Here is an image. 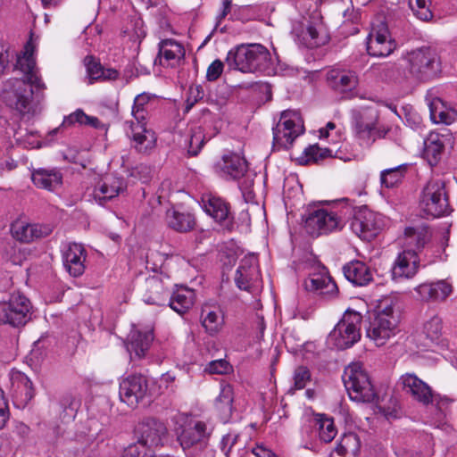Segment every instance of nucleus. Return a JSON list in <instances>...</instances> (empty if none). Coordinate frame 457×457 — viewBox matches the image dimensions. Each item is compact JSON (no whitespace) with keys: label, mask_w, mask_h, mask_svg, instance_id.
Segmentation results:
<instances>
[{"label":"nucleus","mask_w":457,"mask_h":457,"mask_svg":"<svg viewBox=\"0 0 457 457\" xmlns=\"http://www.w3.org/2000/svg\"><path fill=\"white\" fill-rule=\"evenodd\" d=\"M30 48V44L28 42L24 55L17 58L15 65L16 69L23 73L24 78H12L5 80L0 91V99L7 107L17 111L22 117L28 118L35 114L32 87L37 89L45 88L44 83L37 75L32 54H29Z\"/></svg>","instance_id":"nucleus-1"},{"label":"nucleus","mask_w":457,"mask_h":457,"mask_svg":"<svg viewBox=\"0 0 457 457\" xmlns=\"http://www.w3.org/2000/svg\"><path fill=\"white\" fill-rule=\"evenodd\" d=\"M226 62L229 68L244 73H270L271 56L269 50L261 44H242L231 49Z\"/></svg>","instance_id":"nucleus-2"},{"label":"nucleus","mask_w":457,"mask_h":457,"mask_svg":"<svg viewBox=\"0 0 457 457\" xmlns=\"http://www.w3.org/2000/svg\"><path fill=\"white\" fill-rule=\"evenodd\" d=\"M397 318L394 315V301L385 298L377 307L368 312L364 321L367 337L375 341L378 345H383L395 334Z\"/></svg>","instance_id":"nucleus-3"},{"label":"nucleus","mask_w":457,"mask_h":457,"mask_svg":"<svg viewBox=\"0 0 457 457\" xmlns=\"http://www.w3.org/2000/svg\"><path fill=\"white\" fill-rule=\"evenodd\" d=\"M342 379L351 400L380 403L370 377L361 363H351L345 367Z\"/></svg>","instance_id":"nucleus-4"},{"label":"nucleus","mask_w":457,"mask_h":457,"mask_svg":"<svg viewBox=\"0 0 457 457\" xmlns=\"http://www.w3.org/2000/svg\"><path fill=\"white\" fill-rule=\"evenodd\" d=\"M343 217L349 223L351 230L363 240L370 241L382 228L381 215L366 205L360 207L345 206L341 209Z\"/></svg>","instance_id":"nucleus-5"},{"label":"nucleus","mask_w":457,"mask_h":457,"mask_svg":"<svg viewBox=\"0 0 457 457\" xmlns=\"http://www.w3.org/2000/svg\"><path fill=\"white\" fill-rule=\"evenodd\" d=\"M420 209L426 218H440L451 213L445 180L431 179L427 183L420 195Z\"/></svg>","instance_id":"nucleus-6"},{"label":"nucleus","mask_w":457,"mask_h":457,"mask_svg":"<svg viewBox=\"0 0 457 457\" xmlns=\"http://www.w3.org/2000/svg\"><path fill=\"white\" fill-rule=\"evenodd\" d=\"M32 314L30 300L21 292L11 294L7 301L0 303V324L20 328L31 320Z\"/></svg>","instance_id":"nucleus-7"},{"label":"nucleus","mask_w":457,"mask_h":457,"mask_svg":"<svg viewBox=\"0 0 457 457\" xmlns=\"http://www.w3.org/2000/svg\"><path fill=\"white\" fill-rule=\"evenodd\" d=\"M345 224L341 211L337 213L323 208L309 207L304 214V229L313 237L340 230Z\"/></svg>","instance_id":"nucleus-8"},{"label":"nucleus","mask_w":457,"mask_h":457,"mask_svg":"<svg viewBox=\"0 0 457 457\" xmlns=\"http://www.w3.org/2000/svg\"><path fill=\"white\" fill-rule=\"evenodd\" d=\"M410 73L420 81H428L441 72V62L436 50L420 47L408 54Z\"/></svg>","instance_id":"nucleus-9"},{"label":"nucleus","mask_w":457,"mask_h":457,"mask_svg":"<svg viewBox=\"0 0 457 457\" xmlns=\"http://www.w3.org/2000/svg\"><path fill=\"white\" fill-rule=\"evenodd\" d=\"M361 315L354 311H346L342 319L329 333L328 339L340 350L347 349L361 338Z\"/></svg>","instance_id":"nucleus-10"},{"label":"nucleus","mask_w":457,"mask_h":457,"mask_svg":"<svg viewBox=\"0 0 457 457\" xmlns=\"http://www.w3.org/2000/svg\"><path fill=\"white\" fill-rule=\"evenodd\" d=\"M174 432L184 451L193 448L201 450L207 445L209 433L204 421L183 419L181 422H177Z\"/></svg>","instance_id":"nucleus-11"},{"label":"nucleus","mask_w":457,"mask_h":457,"mask_svg":"<svg viewBox=\"0 0 457 457\" xmlns=\"http://www.w3.org/2000/svg\"><path fill=\"white\" fill-rule=\"evenodd\" d=\"M134 433L137 439L149 449L163 446L169 435L165 423L154 417H146L139 421Z\"/></svg>","instance_id":"nucleus-12"},{"label":"nucleus","mask_w":457,"mask_h":457,"mask_svg":"<svg viewBox=\"0 0 457 457\" xmlns=\"http://www.w3.org/2000/svg\"><path fill=\"white\" fill-rule=\"evenodd\" d=\"M120 400L128 406L135 408L145 398L150 397L148 379L142 374H132L120 383Z\"/></svg>","instance_id":"nucleus-13"},{"label":"nucleus","mask_w":457,"mask_h":457,"mask_svg":"<svg viewBox=\"0 0 457 457\" xmlns=\"http://www.w3.org/2000/svg\"><path fill=\"white\" fill-rule=\"evenodd\" d=\"M400 382L407 393H410L417 401L425 405L436 402L438 409L443 411L451 402L447 397L433 394L431 388L414 374L403 375L400 378Z\"/></svg>","instance_id":"nucleus-14"},{"label":"nucleus","mask_w":457,"mask_h":457,"mask_svg":"<svg viewBox=\"0 0 457 457\" xmlns=\"http://www.w3.org/2000/svg\"><path fill=\"white\" fill-rule=\"evenodd\" d=\"M145 112V109L132 107V114L136 121L130 122L129 131L127 132L129 137L134 142L133 147L139 153H145L153 148L156 141L154 132L146 128Z\"/></svg>","instance_id":"nucleus-15"},{"label":"nucleus","mask_w":457,"mask_h":457,"mask_svg":"<svg viewBox=\"0 0 457 457\" xmlns=\"http://www.w3.org/2000/svg\"><path fill=\"white\" fill-rule=\"evenodd\" d=\"M140 292L143 300L147 304L165 306L170 295L169 278H166V281H164L161 274L150 276L141 285Z\"/></svg>","instance_id":"nucleus-16"},{"label":"nucleus","mask_w":457,"mask_h":457,"mask_svg":"<svg viewBox=\"0 0 457 457\" xmlns=\"http://www.w3.org/2000/svg\"><path fill=\"white\" fill-rule=\"evenodd\" d=\"M317 272L311 273L304 280L305 288L316 293L326 299H334L338 295V287L328 274L327 268L320 263L317 266Z\"/></svg>","instance_id":"nucleus-17"},{"label":"nucleus","mask_w":457,"mask_h":457,"mask_svg":"<svg viewBox=\"0 0 457 457\" xmlns=\"http://www.w3.org/2000/svg\"><path fill=\"white\" fill-rule=\"evenodd\" d=\"M420 267V258L417 251L403 249L400 252L391 269L392 278L395 281L411 279L416 276Z\"/></svg>","instance_id":"nucleus-18"},{"label":"nucleus","mask_w":457,"mask_h":457,"mask_svg":"<svg viewBox=\"0 0 457 457\" xmlns=\"http://www.w3.org/2000/svg\"><path fill=\"white\" fill-rule=\"evenodd\" d=\"M377 116H372L367 112L353 111L352 124L355 136L370 145L376 141Z\"/></svg>","instance_id":"nucleus-19"},{"label":"nucleus","mask_w":457,"mask_h":457,"mask_svg":"<svg viewBox=\"0 0 457 457\" xmlns=\"http://www.w3.org/2000/svg\"><path fill=\"white\" fill-rule=\"evenodd\" d=\"M204 210L217 222L222 224L228 230H232L233 217L229 212L228 204L218 196L208 195L202 199Z\"/></svg>","instance_id":"nucleus-20"},{"label":"nucleus","mask_w":457,"mask_h":457,"mask_svg":"<svg viewBox=\"0 0 457 457\" xmlns=\"http://www.w3.org/2000/svg\"><path fill=\"white\" fill-rule=\"evenodd\" d=\"M396 46V42L391 38L387 29L384 28L370 35L367 51L371 56L386 57L394 52Z\"/></svg>","instance_id":"nucleus-21"},{"label":"nucleus","mask_w":457,"mask_h":457,"mask_svg":"<svg viewBox=\"0 0 457 457\" xmlns=\"http://www.w3.org/2000/svg\"><path fill=\"white\" fill-rule=\"evenodd\" d=\"M87 253L80 244L71 243L63 253V265L72 277H79L85 271Z\"/></svg>","instance_id":"nucleus-22"},{"label":"nucleus","mask_w":457,"mask_h":457,"mask_svg":"<svg viewBox=\"0 0 457 457\" xmlns=\"http://www.w3.org/2000/svg\"><path fill=\"white\" fill-rule=\"evenodd\" d=\"M432 237V232L428 225L407 227L404 229L403 249H413L417 254L424 249Z\"/></svg>","instance_id":"nucleus-23"},{"label":"nucleus","mask_w":457,"mask_h":457,"mask_svg":"<svg viewBox=\"0 0 457 457\" xmlns=\"http://www.w3.org/2000/svg\"><path fill=\"white\" fill-rule=\"evenodd\" d=\"M154 341L153 330L141 331L138 329L132 330L129 335L127 348L130 353L131 359H142L145 357L146 352L149 350Z\"/></svg>","instance_id":"nucleus-24"},{"label":"nucleus","mask_w":457,"mask_h":457,"mask_svg":"<svg viewBox=\"0 0 457 457\" xmlns=\"http://www.w3.org/2000/svg\"><path fill=\"white\" fill-rule=\"evenodd\" d=\"M420 299L424 302L445 300L452 293V285L445 280L435 283H423L415 287Z\"/></svg>","instance_id":"nucleus-25"},{"label":"nucleus","mask_w":457,"mask_h":457,"mask_svg":"<svg viewBox=\"0 0 457 457\" xmlns=\"http://www.w3.org/2000/svg\"><path fill=\"white\" fill-rule=\"evenodd\" d=\"M258 277V267L253 257L241 260L235 274V283L241 290L250 291L253 281Z\"/></svg>","instance_id":"nucleus-26"},{"label":"nucleus","mask_w":457,"mask_h":457,"mask_svg":"<svg viewBox=\"0 0 457 457\" xmlns=\"http://www.w3.org/2000/svg\"><path fill=\"white\" fill-rule=\"evenodd\" d=\"M345 278L358 287L368 285L372 280L370 269L361 261H352L343 267Z\"/></svg>","instance_id":"nucleus-27"},{"label":"nucleus","mask_w":457,"mask_h":457,"mask_svg":"<svg viewBox=\"0 0 457 457\" xmlns=\"http://www.w3.org/2000/svg\"><path fill=\"white\" fill-rule=\"evenodd\" d=\"M195 291L185 287H179L176 290L171 291L169 296V301L166 305H169L173 311L182 315L187 312L195 303Z\"/></svg>","instance_id":"nucleus-28"},{"label":"nucleus","mask_w":457,"mask_h":457,"mask_svg":"<svg viewBox=\"0 0 457 457\" xmlns=\"http://www.w3.org/2000/svg\"><path fill=\"white\" fill-rule=\"evenodd\" d=\"M31 179L39 188L54 191L62 184V174L56 169H37L32 171Z\"/></svg>","instance_id":"nucleus-29"},{"label":"nucleus","mask_w":457,"mask_h":457,"mask_svg":"<svg viewBox=\"0 0 457 457\" xmlns=\"http://www.w3.org/2000/svg\"><path fill=\"white\" fill-rule=\"evenodd\" d=\"M329 86L341 93L350 92L358 85V77L353 71L332 70L328 73Z\"/></svg>","instance_id":"nucleus-30"},{"label":"nucleus","mask_w":457,"mask_h":457,"mask_svg":"<svg viewBox=\"0 0 457 457\" xmlns=\"http://www.w3.org/2000/svg\"><path fill=\"white\" fill-rule=\"evenodd\" d=\"M445 151L444 137L438 133H430L424 141L423 157L433 167L441 160Z\"/></svg>","instance_id":"nucleus-31"},{"label":"nucleus","mask_w":457,"mask_h":457,"mask_svg":"<svg viewBox=\"0 0 457 457\" xmlns=\"http://www.w3.org/2000/svg\"><path fill=\"white\" fill-rule=\"evenodd\" d=\"M221 170L227 178L240 179L245 177L248 164L244 157L237 154H231L223 157Z\"/></svg>","instance_id":"nucleus-32"},{"label":"nucleus","mask_w":457,"mask_h":457,"mask_svg":"<svg viewBox=\"0 0 457 457\" xmlns=\"http://www.w3.org/2000/svg\"><path fill=\"white\" fill-rule=\"evenodd\" d=\"M125 187V183L120 178H106L105 180L99 184L95 189V198L100 204H104L108 200H112L117 196Z\"/></svg>","instance_id":"nucleus-33"},{"label":"nucleus","mask_w":457,"mask_h":457,"mask_svg":"<svg viewBox=\"0 0 457 457\" xmlns=\"http://www.w3.org/2000/svg\"><path fill=\"white\" fill-rule=\"evenodd\" d=\"M360 451L361 440L359 436L353 432H349L342 436L330 457H358Z\"/></svg>","instance_id":"nucleus-34"},{"label":"nucleus","mask_w":457,"mask_h":457,"mask_svg":"<svg viewBox=\"0 0 457 457\" xmlns=\"http://www.w3.org/2000/svg\"><path fill=\"white\" fill-rule=\"evenodd\" d=\"M166 219L169 228L180 233L188 232L195 226V217L188 212H180L175 210L168 211Z\"/></svg>","instance_id":"nucleus-35"},{"label":"nucleus","mask_w":457,"mask_h":457,"mask_svg":"<svg viewBox=\"0 0 457 457\" xmlns=\"http://www.w3.org/2000/svg\"><path fill=\"white\" fill-rule=\"evenodd\" d=\"M233 395L232 386L227 385L221 388L219 396L215 400V408L220 413V420L223 422H228L232 416Z\"/></svg>","instance_id":"nucleus-36"},{"label":"nucleus","mask_w":457,"mask_h":457,"mask_svg":"<svg viewBox=\"0 0 457 457\" xmlns=\"http://www.w3.org/2000/svg\"><path fill=\"white\" fill-rule=\"evenodd\" d=\"M292 115H295V112L291 111H284L281 113L280 120L273 128V143L274 144H283L282 137L280 136L281 128L284 130H288L290 132L298 133V136L303 133V127L302 125L296 124L295 121L292 119Z\"/></svg>","instance_id":"nucleus-37"},{"label":"nucleus","mask_w":457,"mask_h":457,"mask_svg":"<svg viewBox=\"0 0 457 457\" xmlns=\"http://www.w3.org/2000/svg\"><path fill=\"white\" fill-rule=\"evenodd\" d=\"M185 55L184 47L174 39H163L159 43L158 57L165 61H179Z\"/></svg>","instance_id":"nucleus-38"},{"label":"nucleus","mask_w":457,"mask_h":457,"mask_svg":"<svg viewBox=\"0 0 457 457\" xmlns=\"http://www.w3.org/2000/svg\"><path fill=\"white\" fill-rule=\"evenodd\" d=\"M328 157H332V151L328 148H320L316 144L306 147L296 161L300 165H308L311 162L318 164Z\"/></svg>","instance_id":"nucleus-39"},{"label":"nucleus","mask_w":457,"mask_h":457,"mask_svg":"<svg viewBox=\"0 0 457 457\" xmlns=\"http://www.w3.org/2000/svg\"><path fill=\"white\" fill-rule=\"evenodd\" d=\"M429 109L431 120L435 123L451 124L456 119L457 113L453 110H445L444 104L439 98L430 103Z\"/></svg>","instance_id":"nucleus-40"},{"label":"nucleus","mask_w":457,"mask_h":457,"mask_svg":"<svg viewBox=\"0 0 457 457\" xmlns=\"http://www.w3.org/2000/svg\"><path fill=\"white\" fill-rule=\"evenodd\" d=\"M442 328V319L437 315H434L424 323L422 333L430 343L436 345L444 344Z\"/></svg>","instance_id":"nucleus-41"},{"label":"nucleus","mask_w":457,"mask_h":457,"mask_svg":"<svg viewBox=\"0 0 457 457\" xmlns=\"http://www.w3.org/2000/svg\"><path fill=\"white\" fill-rule=\"evenodd\" d=\"M406 170L407 165L401 164L395 168L386 169L381 171L380 181L382 186H385L387 188L395 187L396 184L401 182L406 173Z\"/></svg>","instance_id":"nucleus-42"},{"label":"nucleus","mask_w":457,"mask_h":457,"mask_svg":"<svg viewBox=\"0 0 457 457\" xmlns=\"http://www.w3.org/2000/svg\"><path fill=\"white\" fill-rule=\"evenodd\" d=\"M303 43L308 48L318 47L324 45L326 38L320 37V30L311 22L302 30Z\"/></svg>","instance_id":"nucleus-43"},{"label":"nucleus","mask_w":457,"mask_h":457,"mask_svg":"<svg viewBox=\"0 0 457 457\" xmlns=\"http://www.w3.org/2000/svg\"><path fill=\"white\" fill-rule=\"evenodd\" d=\"M429 0H409V6L414 15L423 21H428L433 18L429 5Z\"/></svg>","instance_id":"nucleus-44"},{"label":"nucleus","mask_w":457,"mask_h":457,"mask_svg":"<svg viewBox=\"0 0 457 457\" xmlns=\"http://www.w3.org/2000/svg\"><path fill=\"white\" fill-rule=\"evenodd\" d=\"M121 457H158L139 440L124 448Z\"/></svg>","instance_id":"nucleus-45"},{"label":"nucleus","mask_w":457,"mask_h":457,"mask_svg":"<svg viewBox=\"0 0 457 457\" xmlns=\"http://www.w3.org/2000/svg\"><path fill=\"white\" fill-rule=\"evenodd\" d=\"M84 64L87 68L89 84H93L96 80L101 79L104 74L103 65L93 55H87L84 58Z\"/></svg>","instance_id":"nucleus-46"},{"label":"nucleus","mask_w":457,"mask_h":457,"mask_svg":"<svg viewBox=\"0 0 457 457\" xmlns=\"http://www.w3.org/2000/svg\"><path fill=\"white\" fill-rule=\"evenodd\" d=\"M319 436L321 441L330 443L337 436V428L333 420L325 419L320 420Z\"/></svg>","instance_id":"nucleus-47"},{"label":"nucleus","mask_w":457,"mask_h":457,"mask_svg":"<svg viewBox=\"0 0 457 457\" xmlns=\"http://www.w3.org/2000/svg\"><path fill=\"white\" fill-rule=\"evenodd\" d=\"M294 386L295 389H303L306 386L307 382L311 381L312 373L308 367L300 365L294 371Z\"/></svg>","instance_id":"nucleus-48"},{"label":"nucleus","mask_w":457,"mask_h":457,"mask_svg":"<svg viewBox=\"0 0 457 457\" xmlns=\"http://www.w3.org/2000/svg\"><path fill=\"white\" fill-rule=\"evenodd\" d=\"M12 234L13 237L21 242L29 243L32 241L30 224L22 222L15 223L12 226Z\"/></svg>","instance_id":"nucleus-49"},{"label":"nucleus","mask_w":457,"mask_h":457,"mask_svg":"<svg viewBox=\"0 0 457 457\" xmlns=\"http://www.w3.org/2000/svg\"><path fill=\"white\" fill-rule=\"evenodd\" d=\"M202 324L207 332L214 334L220 329L222 321L215 312H209L203 318Z\"/></svg>","instance_id":"nucleus-50"},{"label":"nucleus","mask_w":457,"mask_h":457,"mask_svg":"<svg viewBox=\"0 0 457 457\" xmlns=\"http://www.w3.org/2000/svg\"><path fill=\"white\" fill-rule=\"evenodd\" d=\"M204 144V138L203 134L195 132L188 141V154L190 156H196Z\"/></svg>","instance_id":"nucleus-51"},{"label":"nucleus","mask_w":457,"mask_h":457,"mask_svg":"<svg viewBox=\"0 0 457 457\" xmlns=\"http://www.w3.org/2000/svg\"><path fill=\"white\" fill-rule=\"evenodd\" d=\"M204 96V91L202 86L198 85L195 87H190L187 99L186 110L189 111L198 101L202 100Z\"/></svg>","instance_id":"nucleus-52"},{"label":"nucleus","mask_w":457,"mask_h":457,"mask_svg":"<svg viewBox=\"0 0 457 457\" xmlns=\"http://www.w3.org/2000/svg\"><path fill=\"white\" fill-rule=\"evenodd\" d=\"M223 62L217 59L213 61L207 69L206 79L208 81H214L220 78L223 71Z\"/></svg>","instance_id":"nucleus-53"},{"label":"nucleus","mask_w":457,"mask_h":457,"mask_svg":"<svg viewBox=\"0 0 457 457\" xmlns=\"http://www.w3.org/2000/svg\"><path fill=\"white\" fill-rule=\"evenodd\" d=\"M232 20L241 21L243 22L253 18L252 9L249 6H240L235 9L230 17Z\"/></svg>","instance_id":"nucleus-54"},{"label":"nucleus","mask_w":457,"mask_h":457,"mask_svg":"<svg viewBox=\"0 0 457 457\" xmlns=\"http://www.w3.org/2000/svg\"><path fill=\"white\" fill-rule=\"evenodd\" d=\"M237 438L238 435L232 434H228L222 437L220 442V449L226 457H229L232 448L236 445Z\"/></svg>","instance_id":"nucleus-55"},{"label":"nucleus","mask_w":457,"mask_h":457,"mask_svg":"<svg viewBox=\"0 0 457 457\" xmlns=\"http://www.w3.org/2000/svg\"><path fill=\"white\" fill-rule=\"evenodd\" d=\"M253 184V181L248 179H245L244 181L239 182V188L242 192V195L245 203H251L253 201L254 193L251 189Z\"/></svg>","instance_id":"nucleus-56"},{"label":"nucleus","mask_w":457,"mask_h":457,"mask_svg":"<svg viewBox=\"0 0 457 457\" xmlns=\"http://www.w3.org/2000/svg\"><path fill=\"white\" fill-rule=\"evenodd\" d=\"M9 408L4 392L0 388V429L4 428L9 419Z\"/></svg>","instance_id":"nucleus-57"},{"label":"nucleus","mask_w":457,"mask_h":457,"mask_svg":"<svg viewBox=\"0 0 457 457\" xmlns=\"http://www.w3.org/2000/svg\"><path fill=\"white\" fill-rule=\"evenodd\" d=\"M279 130H280V136L282 137L283 144H274L273 143V145H274V146L278 145V146H282L286 149H288L292 145L294 140L298 137V133L290 132L288 130H284L281 128L279 129Z\"/></svg>","instance_id":"nucleus-58"},{"label":"nucleus","mask_w":457,"mask_h":457,"mask_svg":"<svg viewBox=\"0 0 457 457\" xmlns=\"http://www.w3.org/2000/svg\"><path fill=\"white\" fill-rule=\"evenodd\" d=\"M32 241L35 239L47 237L51 233V228L48 226H42L39 224H30Z\"/></svg>","instance_id":"nucleus-59"},{"label":"nucleus","mask_w":457,"mask_h":457,"mask_svg":"<svg viewBox=\"0 0 457 457\" xmlns=\"http://www.w3.org/2000/svg\"><path fill=\"white\" fill-rule=\"evenodd\" d=\"M228 369V363L224 360L213 361L209 364V371L213 374L227 373Z\"/></svg>","instance_id":"nucleus-60"},{"label":"nucleus","mask_w":457,"mask_h":457,"mask_svg":"<svg viewBox=\"0 0 457 457\" xmlns=\"http://www.w3.org/2000/svg\"><path fill=\"white\" fill-rule=\"evenodd\" d=\"M378 70H379L380 77L386 79H395V75L396 72H398V68L395 64L379 67Z\"/></svg>","instance_id":"nucleus-61"},{"label":"nucleus","mask_w":457,"mask_h":457,"mask_svg":"<svg viewBox=\"0 0 457 457\" xmlns=\"http://www.w3.org/2000/svg\"><path fill=\"white\" fill-rule=\"evenodd\" d=\"M252 453L256 457H278L273 451L270 448L262 445H257L253 450Z\"/></svg>","instance_id":"nucleus-62"},{"label":"nucleus","mask_w":457,"mask_h":457,"mask_svg":"<svg viewBox=\"0 0 457 457\" xmlns=\"http://www.w3.org/2000/svg\"><path fill=\"white\" fill-rule=\"evenodd\" d=\"M151 99V96L147 93H142L136 96L133 104V108L145 109Z\"/></svg>","instance_id":"nucleus-63"},{"label":"nucleus","mask_w":457,"mask_h":457,"mask_svg":"<svg viewBox=\"0 0 457 457\" xmlns=\"http://www.w3.org/2000/svg\"><path fill=\"white\" fill-rule=\"evenodd\" d=\"M10 62V54L7 49H0V76H2Z\"/></svg>","instance_id":"nucleus-64"}]
</instances>
